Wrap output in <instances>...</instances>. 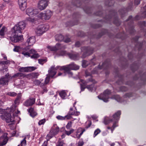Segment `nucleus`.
<instances>
[{
	"label": "nucleus",
	"mask_w": 146,
	"mask_h": 146,
	"mask_svg": "<svg viewBox=\"0 0 146 146\" xmlns=\"http://www.w3.org/2000/svg\"><path fill=\"white\" fill-rule=\"evenodd\" d=\"M52 13L50 10H48L45 13H39L37 18H35V20H38L39 19L48 20L49 19L52 15Z\"/></svg>",
	"instance_id": "nucleus-7"
},
{
	"label": "nucleus",
	"mask_w": 146,
	"mask_h": 146,
	"mask_svg": "<svg viewBox=\"0 0 146 146\" xmlns=\"http://www.w3.org/2000/svg\"><path fill=\"white\" fill-rule=\"evenodd\" d=\"M26 50V48L23 49L20 46H15L14 48L13 49V50L15 52H19L21 51H22V52L23 51H25Z\"/></svg>",
	"instance_id": "nucleus-31"
},
{
	"label": "nucleus",
	"mask_w": 146,
	"mask_h": 146,
	"mask_svg": "<svg viewBox=\"0 0 146 146\" xmlns=\"http://www.w3.org/2000/svg\"><path fill=\"white\" fill-rule=\"evenodd\" d=\"M111 99H114L118 102H123L121 99V98L120 97L119 95H114L111 98Z\"/></svg>",
	"instance_id": "nucleus-33"
},
{
	"label": "nucleus",
	"mask_w": 146,
	"mask_h": 146,
	"mask_svg": "<svg viewBox=\"0 0 146 146\" xmlns=\"http://www.w3.org/2000/svg\"><path fill=\"white\" fill-rule=\"evenodd\" d=\"M20 74V73H17V74L16 75H14L13 76H12V77H15V76H17H17H18Z\"/></svg>",
	"instance_id": "nucleus-60"
},
{
	"label": "nucleus",
	"mask_w": 146,
	"mask_h": 146,
	"mask_svg": "<svg viewBox=\"0 0 146 146\" xmlns=\"http://www.w3.org/2000/svg\"><path fill=\"white\" fill-rule=\"evenodd\" d=\"M4 72H5V71H7L8 70V69L7 68H5L3 69Z\"/></svg>",
	"instance_id": "nucleus-56"
},
{
	"label": "nucleus",
	"mask_w": 146,
	"mask_h": 146,
	"mask_svg": "<svg viewBox=\"0 0 146 146\" xmlns=\"http://www.w3.org/2000/svg\"><path fill=\"white\" fill-rule=\"evenodd\" d=\"M84 144V142L82 139H80L78 143L77 146H82Z\"/></svg>",
	"instance_id": "nucleus-43"
},
{
	"label": "nucleus",
	"mask_w": 146,
	"mask_h": 146,
	"mask_svg": "<svg viewBox=\"0 0 146 146\" xmlns=\"http://www.w3.org/2000/svg\"><path fill=\"white\" fill-rule=\"evenodd\" d=\"M105 64L104 63H103L101 66L100 64L98 67L97 68H95L92 72L93 73H98V70L102 68L105 65Z\"/></svg>",
	"instance_id": "nucleus-29"
},
{
	"label": "nucleus",
	"mask_w": 146,
	"mask_h": 146,
	"mask_svg": "<svg viewBox=\"0 0 146 146\" xmlns=\"http://www.w3.org/2000/svg\"><path fill=\"white\" fill-rule=\"evenodd\" d=\"M48 1L46 0H40L38 3V7L40 10L45 9L48 5Z\"/></svg>",
	"instance_id": "nucleus-16"
},
{
	"label": "nucleus",
	"mask_w": 146,
	"mask_h": 146,
	"mask_svg": "<svg viewBox=\"0 0 146 146\" xmlns=\"http://www.w3.org/2000/svg\"><path fill=\"white\" fill-rule=\"evenodd\" d=\"M68 56L70 58L74 60L78 59L79 57L78 54H69Z\"/></svg>",
	"instance_id": "nucleus-27"
},
{
	"label": "nucleus",
	"mask_w": 146,
	"mask_h": 146,
	"mask_svg": "<svg viewBox=\"0 0 146 146\" xmlns=\"http://www.w3.org/2000/svg\"><path fill=\"white\" fill-rule=\"evenodd\" d=\"M47 48L50 51L55 52L54 53V55L55 58L65 55L67 54L66 52L64 50L60 51L58 52H55L56 50L59 49L65 48V46L59 43H57L54 46H48Z\"/></svg>",
	"instance_id": "nucleus-2"
},
{
	"label": "nucleus",
	"mask_w": 146,
	"mask_h": 146,
	"mask_svg": "<svg viewBox=\"0 0 146 146\" xmlns=\"http://www.w3.org/2000/svg\"><path fill=\"white\" fill-rule=\"evenodd\" d=\"M141 0H135L134 2V4L135 5H139L140 3Z\"/></svg>",
	"instance_id": "nucleus-47"
},
{
	"label": "nucleus",
	"mask_w": 146,
	"mask_h": 146,
	"mask_svg": "<svg viewBox=\"0 0 146 146\" xmlns=\"http://www.w3.org/2000/svg\"><path fill=\"white\" fill-rule=\"evenodd\" d=\"M33 82L35 85H38L40 84L41 82L38 80H36L34 81Z\"/></svg>",
	"instance_id": "nucleus-45"
},
{
	"label": "nucleus",
	"mask_w": 146,
	"mask_h": 146,
	"mask_svg": "<svg viewBox=\"0 0 146 146\" xmlns=\"http://www.w3.org/2000/svg\"><path fill=\"white\" fill-rule=\"evenodd\" d=\"M29 112L30 115L32 117H34L37 115V113L32 108H31L29 110Z\"/></svg>",
	"instance_id": "nucleus-34"
},
{
	"label": "nucleus",
	"mask_w": 146,
	"mask_h": 146,
	"mask_svg": "<svg viewBox=\"0 0 146 146\" xmlns=\"http://www.w3.org/2000/svg\"><path fill=\"white\" fill-rule=\"evenodd\" d=\"M7 94L11 96H15L17 94L14 92H10L7 93Z\"/></svg>",
	"instance_id": "nucleus-40"
},
{
	"label": "nucleus",
	"mask_w": 146,
	"mask_h": 146,
	"mask_svg": "<svg viewBox=\"0 0 146 146\" xmlns=\"http://www.w3.org/2000/svg\"><path fill=\"white\" fill-rule=\"evenodd\" d=\"M75 110H74V108H70L69 111V113L71 115H74L76 116H78L80 114V112H78L76 111V109L75 107L74 108Z\"/></svg>",
	"instance_id": "nucleus-26"
},
{
	"label": "nucleus",
	"mask_w": 146,
	"mask_h": 146,
	"mask_svg": "<svg viewBox=\"0 0 146 146\" xmlns=\"http://www.w3.org/2000/svg\"><path fill=\"white\" fill-rule=\"evenodd\" d=\"M101 131L98 128L96 129L94 131V133L93 134V137H95L96 136H97L98 134H99Z\"/></svg>",
	"instance_id": "nucleus-37"
},
{
	"label": "nucleus",
	"mask_w": 146,
	"mask_h": 146,
	"mask_svg": "<svg viewBox=\"0 0 146 146\" xmlns=\"http://www.w3.org/2000/svg\"><path fill=\"white\" fill-rule=\"evenodd\" d=\"M52 66L55 68L54 66H52L48 70V75L47 76L45 80L44 84H47L48 83L50 80V77H53L56 74V70H58V69H55V70L51 69V68Z\"/></svg>",
	"instance_id": "nucleus-13"
},
{
	"label": "nucleus",
	"mask_w": 146,
	"mask_h": 146,
	"mask_svg": "<svg viewBox=\"0 0 146 146\" xmlns=\"http://www.w3.org/2000/svg\"><path fill=\"white\" fill-rule=\"evenodd\" d=\"M20 101L17 100V99H16V100L15 101V104H18L19 103Z\"/></svg>",
	"instance_id": "nucleus-53"
},
{
	"label": "nucleus",
	"mask_w": 146,
	"mask_h": 146,
	"mask_svg": "<svg viewBox=\"0 0 146 146\" xmlns=\"http://www.w3.org/2000/svg\"><path fill=\"white\" fill-rule=\"evenodd\" d=\"M35 102V99L34 98H29L24 103V105L26 106L33 105Z\"/></svg>",
	"instance_id": "nucleus-23"
},
{
	"label": "nucleus",
	"mask_w": 146,
	"mask_h": 146,
	"mask_svg": "<svg viewBox=\"0 0 146 146\" xmlns=\"http://www.w3.org/2000/svg\"><path fill=\"white\" fill-rule=\"evenodd\" d=\"M3 135V132L2 131L0 130V136Z\"/></svg>",
	"instance_id": "nucleus-57"
},
{
	"label": "nucleus",
	"mask_w": 146,
	"mask_h": 146,
	"mask_svg": "<svg viewBox=\"0 0 146 146\" xmlns=\"http://www.w3.org/2000/svg\"><path fill=\"white\" fill-rule=\"evenodd\" d=\"M48 140H47V141H45L43 144L42 145V146H47V141Z\"/></svg>",
	"instance_id": "nucleus-51"
},
{
	"label": "nucleus",
	"mask_w": 146,
	"mask_h": 146,
	"mask_svg": "<svg viewBox=\"0 0 146 146\" xmlns=\"http://www.w3.org/2000/svg\"><path fill=\"white\" fill-rule=\"evenodd\" d=\"M22 53L27 57L31 56V58H36L39 57V55L36 53V51L34 49H31L28 51L26 49L25 51L22 52Z\"/></svg>",
	"instance_id": "nucleus-6"
},
{
	"label": "nucleus",
	"mask_w": 146,
	"mask_h": 146,
	"mask_svg": "<svg viewBox=\"0 0 146 146\" xmlns=\"http://www.w3.org/2000/svg\"><path fill=\"white\" fill-rule=\"evenodd\" d=\"M55 38L56 40L58 41H61L64 40V41L66 43L70 41V39L69 38H67L66 39H64L63 36L61 34L56 35Z\"/></svg>",
	"instance_id": "nucleus-22"
},
{
	"label": "nucleus",
	"mask_w": 146,
	"mask_h": 146,
	"mask_svg": "<svg viewBox=\"0 0 146 146\" xmlns=\"http://www.w3.org/2000/svg\"><path fill=\"white\" fill-rule=\"evenodd\" d=\"M48 26L46 27L43 25H41L37 27L35 30L36 34L37 36H40L48 30Z\"/></svg>",
	"instance_id": "nucleus-9"
},
{
	"label": "nucleus",
	"mask_w": 146,
	"mask_h": 146,
	"mask_svg": "<svg viewBox=\"0 0 146 146\" xmlns=\"http://www.w3.org/2000/svg\"><path fill=\"white\" fill-rule=\"evenodd\" d=\"M70 70H68V71H66L64 70L65 72L68 74V76L69 77H72V75H73V74L72 72H71L70 71Z\"/></svg>",
	"instance_id": "nucleus-44"
},
{
	"label": "nucleus",
	"mask_w": 146,
	"mask_h": 146,
	"mask_svg": "<svg viewBox=\"0 0 146 146\" xmlns=\"http://www.w3.org/2000/svg\"><path fill=\"white\" fill-rule=\"evenodd\" d=\"M46 121V119H43L40 120L38 123L39 125H41L44 124Z\"/></svg>",
	"instance_id": "nucleus-42"
},
{
	"label": "nucleus",
	"mask_w": 146,
	"mask_h": 146,
	"mask_svg": "<svg viewBox=\"0 0 146 146\" xmlns=\"http://www.w3.org/2000/svg\"><path fill=\"white\" fill-rule=\"evenodd\" d=\"M59 128L56 124H54L52 127L51 130L49 133L47 135L46 138L47 140L53 137L54 135L57 134L59 131Z\"/></svg>",
	"instance_id": "nucleus-8"
},
{
	"label": "nucleus",
	"mask_w": 146,
	"mask_h": 146,
	"mask_svg": "<svg viewBox=\"0 0 146 146\" xmlns=\"http://www.w3.org/2000/svg\"><path fill=\"white\" fill-rule=\"evenodd\" d=\"M12 32V35L13 36L10 38V40L11 41L14 42H17L21 41L23 39V36L22 35H18L19 33H15L13 32Z\"/></svg>",
	"instance_id": "nucleus-12"
},
{
	"label": "nucleus",
	"mask_w": 146,
	"mask_h": 146,
	"mask_svg": "<svg viewBox=\"0 0 146 146\" xmlns=\"http://www.w3.org/2000/svg\"><path fill=\"white\" fill-rule=\"evenodd\" d=\"M36 69L35 67H21L19 69V71L22 72H28L33 71Z\"/></svg>",
	"instance_id": "nucleus-21"
},
{
	"label": "nucleus",
	"mask_w": 146,
	"mask_h": 146,
	"mask_svg": "<svg viewBox=\"0 0 146 146\" xmlns=\"http://www.w3.org/2000/svg\"><path fill=\"white\" fill-rule=\"evenodd\" d=\"M25 86V84H23V85L22 86H21L20 87V88H24Z\"/></svg>",
	"instance_id": "nucleus-59"
},
{
	"label": "nucleus",
	"mask_w": 146,
	"mask_h": 146,
	"mask_svg": "<svg viewBox=\"0 0 146 146\" xmlns=\"http://www.w3.org/2000/svg\"><path fill=\"white\" fill-rule=\"evenodd\" d=\"M8 63V61H5V62H2V63L3 64H7V63Z\"/></svg>",
	"instance_id": "nucleus-55"
},
{
	"label": "nucleus",
	"mask_w": 146,
	"mask_h": 146,
	"mask_svg": "<svg viewBox=\"0 0 146 146\" xmlns=\"http://www.w3.org/2000/svg\"><path fill=\"white\" fill-rule=\"evenodd\" d=\"M89 63V62L83 60L82 62V66L84 68H85L88 65Z\"/></svg>",
	"instance_id": "nucleus-38"
},
{
	"label": "nucleus",
	"mask_w": 146,
	"mask_h": 146,
	"mask_svg": "<svg viewBox=\"0 0 146 146\" xmlns=\"http://www.w3.org/2000/svg\"><path fill=\"white\" fill-rule=\"evenodd\" d=\"M62 74L61 73H59L58 74V76H60L62 75Z\"/></svg>",
	"instance_id": "nucleus-64"
},
{
	"label": "nucleus",
	"mask_w": 146,
	"mask_h": 146,
	"mask_svg": "<svg viewBox=\"0 0 146 146\" xmlns=\"http://www.w3.org/2000/svg\"><path fill=\"white\" fill-rule=\"evenodd\" d=\"M3 5H1V6H0V10H1L3 9Z\"/></svg>",
	"instance_id": "nucleus-58"
},
{
	"label": "nucleus",
	"mask_w": 146,
	"mask_h": 146,
	"mask_svg": "<svg viewBox=\"0 0 146 146\" xmlns=\"http://www.w3.org/2000/svg\"><path fill=\"white\" fill-rule=\"evenodd\" d=\"M37 9H34L32 8H28L26 10V13L28 16L31 17H29L27 18V20L28 21L32 23H35V22L37 20L35 19V18L38 17V15L39 13Z\"/></svg>",
	"instance_id": "nucleus-3"
},
{
	"label": "nucleus",
	"mask_w": 146,
	"mask_h": 146,
	"mask_svg": "<svg viewBox=\"0 0 146 146\" xmlns=\"http://www.w3.org/2000/svg\"><path fill=\"white\" fill-rule=\"evenodd\" d=\"M56 146H67V145L64 143L63 141L59 142Z\"/></svg>",
	"instance_id": "nucleus-41"
},
{
	"label": "nucleus",
	"mask_w": 146,
	"mask_h": 146,
	"mask_svg": "<svg viewBox=\"0 0 146 146\" xmlns=\"http://www.w3.org/2000/svg\"><path fill=\"white\" fill-rule=\"evenodd\" d=\"M26 138V137H25L21 141L20 145H19L18 146H25L26 145V141L25 140Z\"/></svg>",
	"instance_id": "nucleus-36"
},
{
	"label": "nucleus",
	"mask_w": 146,
	"mask_h": 146,
	"mask_svg": "<svg viewBox=\"0 0 146 146\" xmlns=\"http://www.w3.org/2000/svg\"><path fill=\"white\" fill-rule=\"evenodd\" d=\"M79 68V66L78 65L72 63L69 64L62 66H58L55 68L52 66L51 68V69L55 70V69L60 70L68 71L71 70H77Z\"/></svg>",
	"instance_id": "nucleus-4"
},
{
	"label": "nucleus",
	"mask_w": 146,
	"mask_h": 146,
	"mask_svg": "<svg viewBox=\"0 0 146 146\" xmlns=\"http://www.w3.org/2000/svg\"><path fill=\"white\" fill-rule=\"evenodd\" d=\"M21 94H19L16 98L17 100H18L20 101L21 97Z\"/></svg>",
	"instance_id": "nucleus-50"
},
{
	"label": "nucleus",
	"mask_w": 146,
	"mask_h": 146,
	"mask_svg": "<svg viewBox=\"0 0 146 146\" xmlns=\"http://www.w3.org/2000/svg\"><path fill=\"white\" fill-rule=\"evenodd\" d=\"M1 117L4 120H5L7 123H9L14 121L13 117L11 116V114L5 113L4 114L1 115Z\"/></svg>",
	"instance_id": "nucleus-15"
},
{
	"label": "nucleus",
	"mask_w": 146,
	"mask_h": 146,
	"mask_svg": "<svg viewBox=\"0 0 146 146\" xmlns=\"http://www.w3.org/2000/svg\"><path fill=\"white\" fill-rule=\"evenodd\" d=\"M72 121H70L69 122H68L66 126V128L68 129L71 127L72 126Z\"/></svg>",
	"instance_id": "nucleus-46"
},
{
	"label": "nucleus",
	"mask_w": 146,
	"mask_h": 146,
	"mask_svg": "<svg viewBox=\"0 0 146 146\" xmlns=\"http://www.w3.org/2000/svg\"><path fill=\"white\" fill-rule=\"evenodd\" d=\"M38 63L41 64H43L44 63L46 62V59L41 58L38 59Z\"/></svg>",
	"instance_id": "nucleus-39"
},
{
	"label": "nucleus",
	"mask_w": 146,
	"mask_h": 146,
	"mask_svg": "<svg viewBox=\"0 0 146 146\" xmlns=\"http://www.w3.org/2000/svg\"><path fill=\"white\" fill-rule=\"evenodd\" d=\"M81 82L83 84H80L81 91H83L84 89L86 88L89 90L91 92L95 91L96 90V88L94 87V84H92L90 85L86 86L87 82L83 80H81Z\"/></svg>",
	"instance_id": "nucleus-10"
},
{
	"label": "nucleus",
	"mask_w": 146,
	"mask_h": 146,
	"mask_svg": "<svg viewBox=\"0 0 146 146\" xmlns=\"http://www.w3.org/2000/svg\"><path fill=\"white\" fill-rule=\"evenodd\" d=\"M75 46L76 47H79V46L80 45V43L78 41L75 44Z\"/></svg>",
	"instance_id": "nucleus-49"
},
{
	"label": "nucleus",
	"mask_w": 146,
	"mask_h": 146,
	"mask_svg": "<svg viewBox=\"0 0 146 146\" xmlns=\"http://www.w3.org/2000/svg\"><path fill=\"white\" fill-rule=\"evenodd\" d=\"M26 25L23 22H19L13 28L12 31L15 33H21L22 31L25 28Z\"/></svg>",
	"instance_id": "nucleus-5"
},
{
	"label": "nucleus",
	"mask_w": 146,
	"mask_h": 146,
	"mask_svg": "<svg viewBox=\"0 0 146 146\" xmlns=\"http://www.w3.org/2000/svg\"><path fill=\"white\" fill-rule=\"evenodd\" d=\"M8 74H7L4 78H2L0 79V86L3 85L7 84L8 81L11 78Z\"/></svg>",
	"instance_id": "nucleus-17"
},
{
	"label": "nucleus",
	"mask_w": 146,
	"mask_h": 146,
	"mask_svg": "<svg viewBox=\"0 0 146 146\" xmlns=\"http://www.w3.org/2000/svg\"><path fill=\"white\" fill-rule=\"evenodd\" d=\"M59 95L60 96L62 99H64L65 98L66 93L64 91H62L61 92L59 93Z\"/></svg>",
	"instance_id": "nucleus-35"
},
{
	"label": "nucleus",
	"mask_w": 146,
	"mask_h": 146,
	"mask_svg": "<svg viewBox=\"0 0 146 146\" xmlns=\"http://www.w3.org/2000/svg\"><path fill=\"white\" fill-rule=\"evenodd\" d=\"M18 4L20 9L23 11L27 7V0H19Z\"/></svg>",
	"instance_id": "nucleus-18"
},
{
	"label": "nucleus",
	"mask_w": 146,
	"mask_h": 146,
	"mask_svg": "<svg viewBox=\"0 0 146 146\" xmlns=\"http://www.w3.org/2000/svg\"><path fill=\"white\" fill-rule=\"evenodd\" d=\"M110 94V91L107 90L104 91L103 94H101L98 96V98L99 99L102 100L104 102H106L108 101V99L110 98L109 95Z\"/></svg>",
	"instance_id": "nucleus-11"
},
{
	"label": "nucleus",
	"mask_w": 146,
	"mask_h": 146,
	"mask_svg": "<svg viewBox=\"0 0 146 146\" xmlns=\"http://www.w3.org/2000/svg\"><path fill=\"white\" fill-rule=\"evenodd\" d=\"M85 130H86L84 128H82L81 127L77 129L76 133H75L73 137L75 138L79 139Z\"/></svg>",
	"instance_id": "nucleus-20"
},
{
	"label": "nucleus",
	"mask_w": 146,
	"mask_h": 146,
	"mask_svg": "<svg viewBox=\"0 0 146 146\" xmlns=\"http://www.w3.org/2000/svg\"><path fill=\"white\" fill-rule=\"evenodd\" d=\"M2 56L3 57L4 59L5 60H7V58L6 56L4 54H2Z\"/></svg>",
	"instance_id": "nucleus-54"
},
{
	"label": "nucleus",
	"mask_w": 146,
	"mask_h": 146,
	"mask_svg": "<svg viewBox=\"0 0 146 146\" xmlns=\"http://www.w3.org/2000/svg\"><path fill=\"white\" fill-rule=\"evenodd\" d=\"M35 42V37L32 36L29 38L27 40L26 44L27 46H31L33 45Z\"/></svg>",
	"instance_id": "nucleus-25"
},
{
	"label": "nucleus",
	"mask_w": 146,
	"mask_h": 146,
	"mask_svg": "<svg viewBox=\"0 0 146 146\" xmlns=\"http://www.w3.org/2000/svg\"><path fill=\"white\" fill-rule=\"evenodd\" d=\"M16 107L15 104H13L10 108L11 112L13 113V115L15 116L20 113V111L17 109Z\"/></svg>",
	"instance_id": "nucleus-24"
},
{
	"label": "nucleus",
	"mask_w": 146,
	"mask_h": 146,
	"mask_svg": "<svg viewBox=\"0 0 146 146\" xmlns=\"http://www.w3.org/2000/svg\"><path fill=\"white\" fill-rule=\"evenodd\" d=\"M2 26V25L0 24V28ZM7 31V29L5 27H3L0 30V35L2 36H4L5 32Z\"/></svg>",
	"instance_id": "nucleus-32"
},
{
	"label": "nucleus",
	"mask_w": 146,
	"mask_h": 146,
	"mask_svg": "<svg viewBox=\"0 0 146 146\" xmlns=\"http://www.w3.org/2000/svg\"><path fill=\"white\" fill-rule=\"evenodd\" d=\"M7 135V133H5L1 137H0V146H3L7 143L8 139Z\"/></svg>",
	"instance_id": "nucleus-19"
},
{
	"label": "nucleus",
	"mask_w": 146,
	"mask_h": 146,
	"mask_svg": "<svg viewBox=\"0 0 146 146\" xmlns=\"http://www.w3.org/2000/svg\"><path fill=\"white\" fill-rule=\"evenodd\" d=\"M108 133V130H106V131H104L102 133V135L104 136H105Z\"/></svg>",
	"instance_id": "nucleus-48"
},
{
	"label": "nucleus",
	"mask_w": 146,
	"mask_h": 146,
	"mask_svg": "<svg viewBox=\"0 0 146 146\" xmlns=\"http://www.w3.org/2000/svg\"><path fill=\"white\" fill-rule=\"evenodd\" d=\"M5 2H7V3H9L10 0H3Z\"/></svg>",
	"instance_id": "nucleus-61"
},
{
	"label": "nucleus",
	"mask_w": 146,
	"mask_h": 146,
	"mask_svg": "<svg viewBox=\"0 0 146 146\" xmlns=\"http://www.w3.org/2000/svg\"><path fill=\"white\" fill-rule=\"evenodd\" d=\"M15 131H13V134L12 135L13 136L15 135Z\"/></svg>",
	"instance_id": "nucleus-62"
},
{
	"label": "nucleus",
	"mask_w": 146,
	"mask_h": 146,
	"mask_svg": "<svg viewBox=\"0 0 146 146\" xmlns=\"http://www.w3.org/2000/svg\"><path fill=\"white\" fill-rule=\"evenodd\" d=\"M121 113L120 111H117L113 115V119H112L107 117H106L104 118V123L105 125H108L111 122H113V125L111 127H108L107 128L108 129H111V133H113L115 128L118 126L117 122Z\"/></svg>",
	"instance_id": "nucleus-1"
},
{
	"label": "nucleus",
	"mask_w": 146,
	"mask_h": 146,
	"mask_svg": "<svg viewBox=\"0 0 146 146\" xmlns=\"http://www.w3.org/2000/svg\"><path fill=\"white\" fill-rule=\"evenodd\" d=\"M125 96L128 97H130L131 96V94L130 93H127L125 95Z\"/></svg>",
	"instance_id": "nucleus-52"
},
{
	"label": "nucleus",
	"mask_w": 146,
	"mask_h": 146,
	"mask_svg": "<svg viewBox=\"0 0 146 146\" xmlns=\"http://www.w3.org/2000/svg\"><path fill=\"white\" fill-rule=\"evenodd\" d=\"M74 131L73 129H71L69 131H67L65 130L64 131V133L62 134L61 135L62 138H63L65 137V135H69L72 133Z\"/></svg>",
	"instance_id": "nucleus-28"
},
{
	"label": "nucleus",
	"mask_w": 146,
	"mask_h": 146,
	"mask_svg": "<svg viewBox=\"0 0 146 146\" xmlns=\"http://www.w3.org/2000/svg\"><path fill=\"white\" fill-rule=\"evenodd\" d=\"M71 116L70 115H67L64 117H63L60 115H58L56 117V118L59 120H63L65 119H70Z\"/></svg>",
	"instance_id": "nucleus-30"
},
{
	"label": "nucleus",
	"mask_w": 146,
	"mask_h": 146,
	"mask_svg": "<svg viewBox=\"0 0 146 146\" xmlns=\"http://www.w3.org/2000/svg\"><path fill=\"white\" fill-rule=\"evenodd\" d=\"M82 52H83L82 57L85 58L86 56L89 55L93 53V49L90 47H84L81 48Z\"/></svg>",
	"instance_id": "nucleus-14"
},
{
	"label": "nucleus",
	"mask_w": 146,
	"mask_h": 146,
	"mask_svg": "<svg viewBox=\"0 0 146 146\" xmlns=\"http://www.w3.org/2000/svg\"><path fill=\"white\" fill-rule=\"evenodd\" d=\"M115 144L114 143H112L111 144V146H114Z\"/></svg>",
	"instance_id": "nucleus-63"
}]
</instances>
